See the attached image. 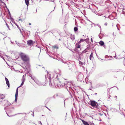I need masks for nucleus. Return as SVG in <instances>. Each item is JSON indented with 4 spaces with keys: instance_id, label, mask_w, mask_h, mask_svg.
Masks as SVG:
<instances>
[{
    "instance_id": "nucleus-1",
    "label": "nucleus",
    "mask_w": 125,
    "mask_h": 125,
    "mask_svg": "<svg viewBox=\"0 0 125 125\" xmlns=\"http://www.w3.org/2000/svg\"><path fill=\"white\" fill-rule=\"evenodd\" d=\"M20 56L21 60L24 62H29L30 59L28 55L24 53H21L20 54Z\"/></svg>"
},
{
    "instance_id": "nucleus-2",
    "label": "nucleus",
    "mask_w": 125,
    "mask_h": 125,
    "mask_svg": "<svg viewBox=\"0 0 125 125\" xmlns=\"http://www.w3.org/2000/svg\"><path fill=\"white\" fill-rule=\"evenodd\" d=\"M57 74H55V75H54V77L55 78V80H54V82L56 83L57 86L59 87V86H61L62 85L61 84L60 82L58 79L57 77Z\"/></svg>"
},
{
    "instance_id": "nucleus-3",
    "label": "nucleus",
    "mask_w": 125,
    "mask_h": 125,
    "mask_svg": "<svg viewBox=\"0 0 125 125\" xmlns=\"http://www.w3.org/2000/svg\"><path fill=\"white\" fill-rule=\"evenodd\" d=\"M89 103L93 107H95L96 108H98V104L97 102L94 101H90Z\"/></svg>"
},
{
    "instance_id": "nucleus-4",
    "label": "nucleus",
    "mask_w": 125,
    "mask_h": 125,
    "mask_svg": "<svg viewBox=\"0 0 125 125\" xmlns=\"http://www.w3.org/2000/svg\"><path fill=\"white\" fill-rule=\"evenodd\" d=\"M64 86L67 88H68L69 89H72V87L73 85V83L70 82H68L66 84L64 83Z\"/></svg>"
},
{
    "instance_id": "nucleus-5",
    "label": "nucleus",
    "mask_w": 125,
    "mask_h": 125,
    "mask_svg": "<svg viewBox=\"0 0 125 125\" xmlns=\"http://www.w3.org/2000/svg\"><path fill=\"white\" fill-rule=\"evenodd\" d=\"M68 64L69 67V69H73L74 68L75 66L74 63V62H71L70 63V62H68Z\"/></svg>"
},
{
    "instance_id": "nucleus-6",
    "label": "nucleus",
    "mask_w": 125,
    "mask_h": 125,
    "mask_svg": "<svg viewBox=\"0 0 125 125\" xmlns=\"http://www.w3.org/2000/svg\"><path fill=\"white\" fill-rule=\"evenodd\" d=\"M50 77H49V78H48V79L49 80V83L50 86H56V83L54 82V81H53L52 83L51 81V79H50Z\"/></svg>"
},
{
    "instance_id": "nucleus-7",
    "label": "nucleus",
    "mask_w": 125,
    "mask_h": 125,
    "mask_svg": "<svg viewBox=\"0 0 125 125\" xmlns=\"http://www.w3.org/2000/svg\"><path fill=\"white\" fill-rule=\"evenodd\" d=\"M78 78L79 81H81L83 78V75L82 74L80 73L78 75Z\"/></svg>"
},
{
    "instance_id": "nucleus-8",
    "label": "nucleus",
    "mask_w": 125,
    "mask_h": 125,
    "mask_svg": "<svg viewBox=\"0 0 125 125\" xmlns=\"http://www.w3.org/2000/svg\"><path fill=\"white\" fill-rule=\"evenodd\" d=\"M26 75V74H25V75H24L22 77V82L21 85L19 87H20L21 86H22L24 84V81L25 80V77Z\"/></svg>"
},
{
    "instance_id": "nucleus-9",
    "label": "nucleus",
    "mask_w": 125,
    "mask_h": 125,
    "mask_svg": "<svg viewBox=\"0 0 125 125\" xmlns=\"http://www.w3.org/2000/svg\"><path fill=\"white\" fill-rule=\"evenodd\" d=\"M35 43L32 40H30L27 41V43L28 45L31 46Z\"/></svg>"
},
{
    "instance_id": "nucleus-10",
    "label": "nucleus",
    "mask_w": 125,
    "mask_h": 125,
    "mask_svg": "<svg viewBox=\"0 0 125 125\" xmlns=\"http://www.w3.org/2000/svg\"><path fill=\"white\" fill-rule=\"evenodd\" d=\"M5 79L6 81V83L7 84V85L8 87L9 88L10 87V83L8 79L6 77H5Z\"/></svg>"
},
{
    "instance_id": "nucleus-11",
    "label": "nucleus",
    "mask_w": 125,
    "mask_h": 125,
    "mask_svg": "<svg viewBox=\"0 0 125 125\" xmlns=\"http://www.w3.org/2000/svg\"><path fill=\"white\" fill-rule=\"evenodd\" d=\"M81 120L82 121V122L83 123V124L84 125H89L88 123L87 122L84 121V120L81 119Z\"/></svg>"
},
{
    "instance_id": "nucleus-12",
    "label": "nucleus",
    "mask_w": 125,
    "mask_h": 125,
    "mask_svg": "<svg viewBox=\"0 0 125 125\" xmlns=\"http://www.w3.org/2000/svg\"><path fill=\"white\" fill-rule=\"evenodd\" d=\"M6 103L5 104V105H6L7 106H8L10 105L11 104L9 103L8 101H6Z\"/></svg>"
},
{
    "instance_id": "nucleus-13",
    "label": "nucleus",
    "mask_w": 125,
    "mask_h": 125,
    "mask_svg": "<svg viewBox=\"0 0 125 125\" xmlns=\"http://www.w3.org/2000/svg\"><path fill=\"white\" fill-rule=\"evenodd\" d=\"M89 58H90V59L91 60H92V58H93V53L92 52V53H91V54L90 55Z\"/></svg>"
},
{
    "instance_id": "nucleus-14",
    "label": "nucleus",
    "mask_w": 125,
    "mask_h": 125,
    "mask_svg": "<svg viewBox=\"0 0 125 125\" xmlns=\"http://www.w3.org/2000/svg\"><path fill=\"white\" fill-rule=\"evenodd\" d=\"M25 3L28 6V5L29 4V0H25Z\"/></svg>"
},
{
    "instance_id": "nucleus-15",
    "label": "nucleus",
    "mask_w": 125,
    "mask_h": 125,
    "mask_svg": "<svg viewBox=\"0 0 125 125\" xmlns=\"http://www.w3.org/2000/svg\"><path fill=\"white\" fill-rule=\"evenodd\" d=\"M99 44L101 46H102L103 45H104V43L102 41H101L99 42Z\"/></svg>"
},
{
    "instance_id": "nucleus-16",
    "label": "nucleus",
    "mask_w": 125,
    "mask_h": 125,
    "mask_svg": "<svg viewBox=\"0 0 125 125\" xmlns=\"http://www.w3.org/2000/svg\"><path fill=\"white\" fill-rule=\"evenodd\" d=\"M5 97V96L4 95L2 94L0 95V99H2L4 98Z\"/></svg>"
},
{
    "instance_id": "nucleus-17",
    "label": "nucleus",
    "mask_w": 125,
    "mask_h": 125,
    "mask_svg": "<svg viewBox=\"0 0 125 125\" xmlns=\"http://www.w3.org/2000/svg\"><path fill=\"white\" fill-rule=\"evenodd\" d=\"M78 43H77L76 44V48H79L80 47V45Z\"/></svg>"
},
{
    "instance_id": "nucleus-18",
    "label": "nucleus",
    "mask_w": 125,
    "mask_h": 125,
    "mask_svg": "<svg viewBox=\"0 0 125 125\" xmlns=\"http://www.w3.org/2000/svg\"><path fill=\"white\" fill-rule=\"evenodd\" d=\"M86 40H85V39L83 40V39H81L80 40V41H79V42H78V43H79V44L80 43L82 42H83V41H85Z\"/></svg>"
},
{
    "instance_id": "nucleus-19",
    "label": "nucleus",
    "mask_w": 125,
    "mask_h": 125,
    "mask_svg": "<svg viewBox=\"0 0 125 125\" xmlns=\"http://www.w3.org/2000/svg\"><path fill=\"white\" fill-rule=\"evenodd\" d=\"M74 31H77L78 30V29L77 27H75L74 28Z\"/></svg>"
},
{
    "instance_id": "nucleus-20",
    "label": "nucleus",
    "mask_w": 125,
    "mask_h": 125,
    "mask_svg": "<svg viewBox=\"0 0 125 125\" xmlns=\"http://www.w3.org/2000/svg\"><path fill=\"white\" fill-rule=\"evenodd\" d=\"M18 87L17 88V90L16 91V94H15V95H18Z\"/></svg>"
},
{
    "instance_id": "nucleus-21",
    "label": "nucleus",
    "mask_w": 125,
    "mask_h": 125,
    "mask_svg": "<svg viewBox=\"0 0 125 125\" xmlns=\"http://www.w3.org/2000/svg\"><path fill=\"white\" fill-rule=\"evenodd\" d=\"M53 48L54 49H55V48L58 49V47L57 46H56V45L53 46Z\"/></svg>"
},
{
    "instance_id": "nucleus-22",
    "label": "nucleus",
    "mask_w": 125,
    "mask_h": 125,
    "mask_svg": "<svg viewBox=\"0 0 125 125\" xmlns=\"http://www.w3.org/2000/svg\"><path fill=\"white\" fill-rule=\"evenodd\" d=\"M15 101H16V102L17 99V97H18V95H15Z\"/></svg>"
},
{
    "instance_id": "nucleus-23",
    "label": "nucleus",
    "mask_w": 125,
    "mask_h": 125,
    "mask_svg": "<svg viewBox=\"0 0 125 125\" xmlns=\"http://www.w3.org/2000/svg\"><path fill=\"white\" fill-rule=\"evenodd\" d=\"M79 63L80 64L83 65V63L80 61H79Z\"/></svg>"
},
{
    "instance_id": "nucleus-24",
    "label": "nucleus",
    "mask_w": 125,
    "mask_h": 125,
    "mask_svg": "<svg viewBox=\"0 0 125 125\" xmlns=\"http://www.w3.org/2000/svg\"><path fill=\"white\" fill-rule=\"evenodd\" d=\"M71 38L72 40H73L74 39V36H72V37H71Z\"/></svg>"
},
{
    "instance_id": "nucleus-25",
    "label": "nucleus",
    "mask_w": 125,
    "mask_h": 125,
    "mask_svg": "<svg viewBox=\"0 0 125 125\" xmlns=\"http://www.w3.org/2000/svg\"><path fill=\"white\" fill-rule=\"evenodd\" d=\"M37 84H39V85H45V84H41V83H37Z\"/></svg>"
},
{
    "instance_id": "nucleus-26",
    "label": "nucleus",
    "mask_w": 125,
    "mask_h": 125,
    "mask_svg": "<svg viewBox=\"0 0 125 125\" xmlns=\"http://www.w3.org/2000/svg\"><path fill=\"white\" fill-rule=\"evenodd\" d=\"M14 23L15 24V25L17 27H18V25L17 24V23H16L15 22H14Z\"/></svg>"
},
{
    "instance_id": "nucleus-27",
    "label": "nucleus",
    "mask_w": 125,
    "mask_h": 125,
    "mask_svg": "<svg viewBox=\"0 0 125 125\" xmlns=\"http://www.w3.org/2000/svg\"><path fill=\"white\" fill-rule=\"evenodd\" d=\"M39 124H40V125H42V124L41 122H39Z\"/></svg>"
},
{
    "instance_id": "nucleus-28",
    "label": "nucleus",
    "mask_w": 125,
    "mask_h": 125,
    "mask_svg": "<svg viewBox=\"0 0 125 125\" xmlns=\"http://www.w3.org/2000/svg\"><path fill=\"white\" fill-rule=\"evenodd\" d=\"M6 25L7 27L9 28V25H8V24L6 23Z\"/></svg>"
},
{
    "instance_id": "nucleus-29",
    "label": "nucleus",
    "mask_w": 125,
    "mask_h": 125,
    "mask_svg": "<svg viewBox=\"0 0 125 125\" xmlns=\"http://www.w3.org/2000/svg\"><path fill=\"white\" fill-rule=\"evenodd\" d=\"M86 52H87V51H86V50H84L83 51V52L84 53H86Z\"/></svg>"
},
{
    "instance_id": "nucleus-30",
    "label": "nucleus",
    "mask_w": 125,
    "mask_h": 125,
    "mask_svg": "<svg viewBox=\"0 0 125 125\" xmlns=\"http://www.w3.org/2000/svg\"><path fill=\"white\" fill-rule=\"evenodd\" d=\"M107 23L106 22V23H105L104 24V25L105 26H107Z\"/></svg>"
},
{
    "instance_id": "nucleus-31",
    "label": "nucleus",
    "mask_w": 125,
    "mask_h": 125,
    "mask_svg": "<svg viewBox=\"0 0 125 125\" xmlns=\"http://www.w3.org/2000/svg\"><path fill=\"white\" fill-rule=\"evenodd\" d=\"M20 29V32L21 33V34H22V35H23V34H22V32H21V30L20 29Z\"/></svg>"
},
{
    "instance_id": "nucleus-32",
    "label": "nucleus",
    "mask_w": 125,
    "mask_h": 125,
    "mask_svg": "<svg viewBox=\"0 0 125 125\" xmlns=\"http://www.w3.org/2000/svg\"><path fill=\"white\" fill-rule=\"evenodd\" d=\"M116 27H117V29H118V30H119V28H118V24H117L116 25Z\"/></svg>"
},
{
    "instance_id": "nucleus-33",
    "label": "nucleus",
    "mask_w": 125,
    "mask_h": 125,
    "mask_svg": "<svg viewBox=\"0 0 125 125\" xmlns=\"http://www.w3.org/2000/svg\"><path fill=\"white\" fill-rule=\"evenodd\" d=\"M90 124L91 125H94V124L93 123H91V124Z\"/></svg>"
},
{
    "instance_id": "nucleus-34",
    "label": "nucleus",
    "mask_w": 125,
    "mask_h": 125,
    "mask_svg": "<svg viewBox=\"0 0 125 125\" xmlns=\"http://www.w3.org/2000/svg\"><path fill=\"white\" fill-rule=\"evenodd\" d=\"M104 47L105 48H106V46L105 45H104Z\"/></svg>"
},
{
    "instance_id": "nucleus-35",
    "label": "nucleus",
    "mask_w": 125,
    "mask_h": 125,
    "mask_svg": "<svg viewBox=\"0 0 125 125\" xmlns=\"http://www.w3.org/2000/svg\"><path fill=\"white\" fill-rule=\"evenodd\" d=\"M22 31H23V32H25V30H24V29H22Z\"/></svg>"
},
{
    "instance_id": "nucleus-36",
    "label": "nucleus",
    "mask_w": 125,
    "mask_h": 125,
    "mask_svg": "<svg viewBox=\"0 0 125 125\" xmlns=\"http://www.w3.org/2000/svg\"><path fill=\"white\" fill-rule=\"evenodd\" d=\"M19 21H22V20H21V19H19Z\"/></svg>"
},
{
    "instance_id": "nucleus-37",
    "label": "nucleus",
    "mask_w": 125,
    "mask_h": 125,
    "mask_svg": "<svg viewBox=\"0 0 125 125\" xmlns=\"http://www.w3.org/2000/svg\"><path fill=\"white\" fill-rule=\"evenodd\" d=\"M99 115H100L101 116L102 115V114H101V113H99Z\"/></svg>"
},
{
    "instance_id": "nucleus-38",
    "label": "nucleus",
    "mask_w": 125,
    "mask_h": 125,
    "mask_svg": "<svg viewBox=\"0 0 125 125\" xmlns=\"http://www.w3.org/2000/svg\"><path fill=\"white\" fill-rule=\"evenodd\" d=\"M91 42H93V39L92 38H91Z\"/></svg>"
},
{
    "instance_id": "nucleus-39",
    "label": "nucleus",
    "mask_w": 125,
    "mask_h": 125,
    "mask_svg": "<svg viewBox=\"0 0 125 125\" xmlns=\"http://www.w3.org/2000/svg\"><path fill=\"white\" fill-rule=\"evenodd\" d=\"M45 79L47 80V77H46V75H45Z\"/></svg>"
},
{
    "instance_id": "nucleus-40",
    "label": "nucleus",
    "mask_w": 125,
    "mask_h": 125,
    "mask_svg": "<svg viewBox=\"0 0 125 125\" xmlns=\"http://www.w3.org/2000/svg\"><path fill=\"white\" fill-rule=\"evenodd\" d=\"M47 82V81H45V83H46Z\"/></svg>"
},
{
    "instance_id": "nucleus-41",
    "label": "nucleus",
    "mask_w": 125,
    "mask_h": 125,
    "mask_svg": "<svg viewBox=\"0 0 125 125\" xmlns=\"http://www.w3.org/2000/svg\"><path fill=\"white\" fill-rule=\"evenodd\" d=\"M86 40H89V38H88V39H86Z\"/></svg>"
},
{
    "instance_id": "nucleus-42",
    "label": "nucleus",
    "mask_w": 125,
    "mask_h": 125,
    "mask_svg": "<svg viewBox=\"0 0 125 125\" xmlns=\"http://www.w3.org/2000/svg\"><path fill=\"white\" fill-rule=\"evenodd\" d=\"M115 97L116 98H117V96H115Z\"/></svg>"
},
{
    "instance_id": "nucleus-43",
    "label": "nucleus",
    "mask_w": 125,
    "mask_h": 125,
    "mask_svg": "<svg viewBox=\"0 0 125 125\" xmlns=\"http://www.w3.org/2000/svg\"><path fill=\"white\" fill-rule=\"evenodd\" d=\"M99 27H100V29H101V27L100 26H99Z\"/></svg>"
},
{
    "instance_id": "nucleus-44",
    "label": "nucleus",
    "mask_w": 125,
    "mask_h": 125,
    "mask_svg": "<svg viewBox=\"0 0 125 125\" xmlns=\"http://www.w3.org/2000/svg\"><path fill=\"white\" fill-rule=\"evenodd\" d=\"M108 57H111V58H112V56H110V57L109 56Z\"/></svg>"
},
{
    "instance_id": "nucleus-45",
    "label": "nucleus",
    "mask_w": 125,
    "mask_h": 125,
    "mask_svg": "<svg viewBox=\"0 0 125 125\" xmlns=\"http://www.w3.org/2000/svg\"><path fill=\"white\" fill-rule=\"evenodd\" d=\"M29 24L30 25H31V23H29Z\"/></svg>"
},
{
    "instance_id": "nucleus-46",
    "label": "nucleus",
    "mask_w": 125,
    "mask_h": 125,
    "mask_svg": "<svg viewBox=\"0 0 125 125\" xmlns=\"http://www.w3.org/2000/svg\"><path fill=\"white\" fill-rule=\"evenodd\" d=\"M7 114V115H8V116H9V115H8Z\"/></svg>"
},
{
    "instance_id": "nucleus-47",
    "label": "nucleus",
    "mask_w": 125,
    "mask_h": 125,
    "mask_svg": "<svg viewBox=\"0 0 125 125\" xmlns=\"http://www.w3.org/2000/svg\"><path fill=\"white\" fill-rule=\"evenodd\" d=\"M107 56H105V58H107V57H107Z\"/></svg>"
},
{
    "instance_id": "nucleus-48",
    "label": "nucleus",
    "mask_w": 125,
    "mask_h": 125,
    "mask_svg": "<svg viewBox=\"0 0 125 125\" xmlns=\"http://www.w3.org/2000/svg\"><path fill=\"white\" fill-rule=\"evenodd\" d=\"M18 27V28L19 29H20L19 28V26H18V27Z\"/></svg>"
},
{
    "instance_id": "nucleus-49",
    "label": "nucleus",
    "mask_w": 125,
    "mask_h": 125,
    "mask_svg": "<svg viewBox=\"0 0 125 125\" xmlns=\"http://www.w3.org/2000/svg\"><path fill=\"white\" fill-rule=\"evenodd\" d=\"M18 27V28L19 29H20L19 28V26H18V27Z\"/></svg>"
},
{
    "instance_id": "nucleus-50",
    "label": "nucleus",
    "mask_w": 125,
    "mask_h": 125,
    "mask_svg": "<svg viewBox=\"0 0 125 125\" xmlns=\"http://www.w3.org/2000/svg\"><path fill=\"white\" fill-rule=\"evenodd\" d=\"M49 110L50 111H51V110H50V109H49Z\"/></svg>"
},
{
    "instance_id": "nucleus-51",
    "label": "nucleus",
    "mask_w": 125,
    "mask_h": 125,
    "mask_svg": "<svg viewBox=\"0 0 125 125\" xmlns=\"http://www.w3.org/2000/svg\"><path fill=\"white\" fill-rule=\"evenodd\" d=\"M97 94V93H95V94Z\"/></svg>"
},
{
    "instance_id": "nucleus-52",
    "label": "nucleus",
    "mask_w": 125,
    "mask_h": 125,
    "mask_svg": "<svg viewBox=\"0 0 125 125\" xmlns=\"http://www.w3.org/2000/svg\"><path fill=\"white\" fill-rule=\"evenodd\" d=\"M67 90H68L67 88Z\"/></svg>"
},
{
    "instance_id": "nucleus-53",
    "label": "nucleus",
    "mask_w": 125,
    "mask_h": 125,
    "mask_svg": "<svg viewBox=\"0 0 125 125\" xmlns=\"http://www.w3.org/2000/svg\"><path fill=\"white\" fill-rule=\"evenodd\" d=\"M33 116H34V115H33Z\"/></svg>"
},
{
    "instance_id": "nucleus-54",
    "label": "nucleus",
    "mask_w": 125,
    "mask_h": 125,
    "mask_svg": "<svg viewBox=\"0 0 125 125\" xmlns=\"http://www.w3.org/2000/svg\"><path fill=\"white\" fill-rule=\"evenodd\" d=\"M64 104H65V103H64Z\"/></svg>"
}]
</instances>
